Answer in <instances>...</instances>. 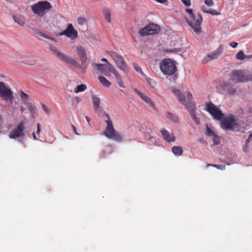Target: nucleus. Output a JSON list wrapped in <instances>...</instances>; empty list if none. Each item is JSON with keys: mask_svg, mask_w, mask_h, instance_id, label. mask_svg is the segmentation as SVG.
<instances>
[{"mask_svg": "<svg viewBox=\"0 0 252 252\" xmlns=\"http://www.w3.org/2000/svg\"><path fill=\"white\" fill-rule=\"evenodd\" d=\"M92 99L94 112L99 114H104L105 115V119L104 122L106 123L107 126L103 132L104 135L109 139H112L117 141H121L122 140L121 136L117 134L113 126L110 117L107 114L104 113V111L100 106V98L95 95H93Z\"/></svg>", "mask_w": 252, "mask_h": 252, "instance_id": "nucleus-1", "label": "nucleus"}, {"mask_svg": "<svg viewBox=\"0 0 252 252\" xmlns=\"http://www.w3.org/2000/svg\"><path fill=\"white\" fill-rule=\"evenodd\" d=\"M173 94L176 96L178 100L182 104L186 105L187 109L189 113L190 116L192 120L197 125L200 124V120L197 117L195 113L196 105L192 101V95L189 92L184 93V94H180V90L174 88H172Z\"/></svg>", "mask_w": 252, "mask_h": 252, "instance_id": "nucleus-2", "label": "nucleus"}, {"mask_svg": "<svg viewBox=\"0 0 252 252\" xmlns=\"http://www.w3.org/2000/svg\"><path fill=\"white\" fill-rule=\"evenodd\" d=\"M49 48L51 54L63 62L72 65L76 68H80L79 63L72 58H71L55 46L52 45H49Z\"/></svg>", "mask_w": 252, "mask_h": 252, "instance_id": "nucleus-3", "label": "nucleus"}, {"mask_svg": "<svg viewBox=\"0 0 252 252\" xmlns=\"http://www.w3.org/2000/svg\"><path fill=\"white\" fill-rule=\"evenodd\" d=\"M230 79L235 83L247 82L252 80V73L245 70H236L231 72Z\"/></svg>", "mask_w": 252, "mask_h": 252, "instance_id": "nucleus-4", "label": "nucleus"}, {"mask_svg": "<svg viewBox=\"0 0 252 252\" xmlns=\"http://www.w3.org/2000/svg\"><path fill=\"white\" fill-rule=\"evenodd\" d=\"M159 67L161 72L167 75L174 74L176 70L175 64L170 59H164L162 61Z\"/></svg>", "mask_w": 252, "mask_h": 252, "instance_id": "nucleus-5", "label": "nucleus"}, {"mask_svg": "<svg viewBox=\"0 0 252 252\" xmlns=\"http://www.w3.org/2000/svg\"><path fill=\"white\" fill-rule=\"evenodd\" d=\"M51 7L49 2L46 1H40L34 4L32 7V9L34 14L39 16H43Z\"/></svg>", "mask_w": 252, "mask_h": 252, "instance_id": "nucleus-6", "label": "nucleus"}, {"mask_svg": "<svg viewBox=\"0 0 252 252\" xmlns=\"http://www.w3.org/2000/svg\"><path fill=\"white\" fill-rule=\"evenodd\" d=\"M202 21V18L199 14L193 15L192 17H189L187 23L192 28L194 32L199 34L201 32L200 25Z\"/></svg>", "mask_w": 252, "mask_h": 252, "instance_id": "nucleus-7", "label": "nucleus"}, {"mask_svg": "<svg viewBox=\"0 0 252 252\" xmlns=\"http://www.w3.org/2000/svg\"><path fill=\"white\" fill-rule=\"evenodd\" d=\"M205 110L215 120L221 121L224 117V114L215 105L212 103H207L205 105Z\"/></svg>", "mask_w": 252, "mask_h": 252, "instance_id": "nucleus-8", "label": "nucleus"}, {"mask_svg": "<svg viewBox=\"0 0 252 252\" xmlns=\"http://www.w3.org/2000/svg\"><path fill=\"white\" fill-rule=\"evenodd\" d=\"M109 55L115 62L117 67L125 72L128 71L127 66L123 57L114 52H109Z\"/></svg>", "mask_w": 252, "mask_h": 252, "instance_id": "nucleus-9", "label": "nucleus"}, {"mask_svg": "<svg viewBox=\"0 0 252 252\" xmlns=\"http://www.w3.org/2000/svg\"><path fill=\"white\" fill-rule=\"evenodd\" d=\"M159 29V27L158 25L152 23L141 28L139 31V33L142 36L153 35L157 33Z\"/></svg>", "mask_w": 252, "mask_h": 252, "instance_id": "nucleus-10", "label": "nucleus"}, {"mask_svg": "<svg viewBox=\"0 0 252 252\" xmlns=\"http://www.w3.org/2000/svg\"><path fill=\"white\" fill-rule=\"evenodd\" d=\"M237 126V120L234 116H230L221 120V126L225 130L234 129Z\"/></svg>", "mask_w": 252, "mask_h": 252, "instance_id": "nucleus-11", "label": "nucleus"}, {"mask_svg": "<svg viewBox=\"0 0 252 252\" xmlns=\"http://www.w3.org/2000/svg\"><path fill=\"white\" fill-rule=\"evenodd\" d=\"M0 97L12 103L13 98L12 92L5 85L4 83L1 82H0Z\"/></svg>", "mask_w": 252, "mask_h": 252, "instance_id": "nucleus-12", "label": "nucleus"}, {"mask_svg": "<svg viewBox=\"0 0 252 252\" xmlns=\"http://www.w3.org/2000/svg\"><path fill=\"white\" fill-rule=\"evenodd\" d=\"M24 126V123L21 122L17 126L11 130L9 133V137L11 139H16L18 138L23 137Z\"/></svg>", "mask_w": 252, "mask_h": 252, "instance_id": "nucleus-13", "label": "nucleus"}, {"mask_svg": "<svg viewBox=\"0 0 252 252\" xmlns=\"http://www.w3.org/2000/svg\"><path fill=\"white\" fill-rule=\"evenodd\" d=\"M59 35H65L72 40L76 39L78 37V32L74 29L72 25L69 24L65 30L59 33Z\"/></svg>", "mask_w": 252, "mask_h": 252, "instance_id": "nucleus-14", "label": "nucleus"}, {"mask_svg": "<svg viewBox=\"0 0 252 252\" xmlns=\"http://www.w3.org/2000/svg\"><path fill=\"white\" fill-rule=\"evenodd\" d=\"M222 50L223 46L222 45H220L217 50L208 54L205 57L204 60L206 62H208L217 59L220 55Z\"/></svg>", "mask_w": 252, "mask_h": 252, "instance_id": "nucleus-15", "label": "nucleus"}, {"mask_svg": "<svg viewBox=\"0 0 252 252\" xmlns=\"http://www.w3.org/2000/svg\"><path fill=\"white\" fill-rule=\"evenodd\" d=\"M160 132L163 139L168 143L174 142L176 140V138L174 134L170 133L168 130L162 128L160 130Z\"/></svg>", "mask_w": 252, "mask_h": 252, "instance_id": "nucleus-16", "label": "nucleus"}, {"mask_svg": "<svg viewBox=\"0 0 252 252\" xmlns=\"http://www.w3.org/2000/svg\"><path fill=\"white\" fill-rule=\"evenodd\" d=\"M134 91L135 92V93H136L142 100H143L146 103L151 106L154 109H156L155 105L150 97L145 95L144 94L141 93L137 89H134Z\"/></svg>", "mask_w": 252, "mask_h": 252, "instance_id": "nucleus-17", "label": "nucleus"}, {"mask_svg": "<svg viewBox=\"0 0 252 252\" xmlns=\"http://www.w3.org/2000/svg\"><path fill=\"white\" fill-rule=\"evenodd\" d=\"M76 52L77 55L79 56L81 61L82 63L86 62L87 58L84 48L82 46L77 47Z\"/></svg>", "mask_w": 252, "mask_h": 252, "instance_id": "nucleus-18", "label": "nucleus"}, {"mask_svg": "<svg viewBox=\"0 0 252 252\" xmlns=\"http://www.w3.org/2000/svg\"><path fill=\"white\" fill-rule=\"evenodd\" d=\"M223 87L225 90H227L228 93L230 95H234L237 92V89L231 86L229 82L224 83Z\"/></svg>", "mask_w": 252, "mask_h": 252, "instance_id": "nucleus-19", "label": "nucleus"}, {"mask_svg": "<svg viewBox=\"0 0 252 252\" xmlns=\"http://www.w3.org/2000/svg\"><path fill=\"white\" fill-rule=\"evenodd\" d=\"M103 15L105 20L108 23H111V12L107 8L104 9L102 11Z\"/></svg>", "mask_w": 252, "mask_h": 252, "instance_id": "nucleus-20", "label": "nucleus"}, {"mask_svg": "<svg viewBox=\"0 0 252 252\" xmlns=\"http://www.w3.org/2000/svg\"><path fill=\"white\" fill-rule=\"evenodd\" d=\"M14 21L20 26H23L25 24V18L22 15H13V16Z\"/></svg>", "mask_w": 252, "mask_h": 252, "instance_id": "nucleus-21", "label": "nucleus"}, {"mask_svg": "<svg viewBox=\"0 0 252 252\" xmlns=\"http://www.w3.org/2000/svg\"><path fill=\"white\" fill-rule=\"evenodd\" d=\"M251 56H246L244 54V52L242 51H239L236 56V58L237 59L243 61L245 60H249L252 58Z\"/></svg>", "mask_w": 252, "mask_h": 252, "instance_id": "nucleus-22", "label": "nucleus"}, {"mask_svg": "<svg viewBox=\"0 0 252 252\" xmlns=\"http://www.w3.org/2000/svg\"><path fill=\"white\" fill-rule=\"evenodd\" d=\"M98 79L99 82L104 87H109L111 86V83L107 80L103 76H99Z\"/></svg>", "mask_w": 252, "mask_h": 252, "instance_id": "nucleus-23", "label": "nucleus"}, {"mask_svg": "<svg viewBox=\"0 0 252 252\" xmlns=\"http://www.w3.org/2000/svg\"><path fill=\"white\" fill-rule=\"evenodd\" d=\"M172 152L175 155L179 156L183 153V149L181 146H173Z\"/></svg>", "mask_w": 252, "mask_h": 252, "instance_id": "nucleus-24", "label": "nucleus"}, {"mask_svg": "<svg viewBox=\"0 0 252 252\" xmlns=\"http://www.w3.org/2000/svg\"><path fill=\"white\" fill-rule=\"evenodd\" d=\"M114 75L116 79L117 83L119 86V87L122 88H125V86L124 85L123 81L122 79L121 75L118 72H117L115 74H114Z\"/></svg>", "mask_w": 252, "mask_h": 252, "instance_id": "nucleus-25", "label": "nucleus"}, {"mask_svg": "<svg viewBox=\"0 0 252 252\" xmlns=\"http://www.w3.org/2000/svg\"><path fill=\"white\" fill-rule=\"evenodd\" d=\"M166 116L168 119L171 120L174 123H176L178 122L179 119L178 117L169 112L166 113Z\"/></svg>", "mask_w": 252, "mask_h": 252, "instance_id": "nucleus-26", "label": "nucleus"}, {"mask_svg": "<svg viewBox=\"0 0 252 252\" xmlns=\"http://www.w3.org/2000/svg\"><path fill=\"white\" fill-rule=\"evenodd\" d=\"M87 89V86L85 84H81L76 86L74 90L75 93H79L80 92H84Z\"/></svg>", "mask_w": 252, "mask_h": 252, "instance_id": "nucleus-27", "label": "nucleus"}, {"mask_svg": "<svg viewBox=\"0 0 252 252\" xmlns=\"http://www.w3.org/2000/svg\"><path fill=\"white\" fill-rule=\"evenodd\" d=\"M95 66L97 67V69L99 71L100 73L103 74L106 76H108V75L105 71V68L104 64H96Z\"/></svg>", "mask_w": 252, "mask_h": 252, "instance_id": "nucleus-28", "label": "nucleus"}, {"mask_svg": "<svg viewBox=\"0 0 252 252\" xmlns=\"http://www.w3.org/2000/svg\"><path fill=\"white\" fill-rule=\"evenodd\" d=\"M206 134L208 136L211 137L216 135V133L214 131V130L212 129L211 128H210L207 125H206Z\"/></svg>", "mask_w": 252, "mask_h": 252, "instance_id": "nucleus-29", "label": "nucleus"}, {"mask_svg": "<svg viewBox=\"0 0 252 252\" xmlns=\"http://www.w3.org/2000/svg\"><path fill=\"white\" fill-rule=\"evenodd\" d=\"M20 96L22 99V100L26 103L27 101L29 100V96L27 94L25 93L23 91H20Z\"/></svg>", "mask_w": 252, "mask_h": 252, "instance_id": "nucleus-30", "label": "nucleus"}, {"mask_svg": "<svg viewBox=\"0 0 252 252\" xmlns=\"http://www.w3.org/2000/svg\"><path fill=\"white\" fill-rule=\"evenodd\" d=\"M38 35L39 36H40L43 37H44L45 38H47V39H50V40H51L52 41H53L54 42H56L57 41V40L55 38L51 37H50L49 36H48L46 34H44V33H42L41 32H38Z\"/></svg>", "mask_w": 252, "mask_h": 252, "instance_id": "nucleus-31", "label": "nucleus"}, {"mask_svg": "<svg viewBox=\"0 0 252 252\" xmlns=\"http://www.w3.org/2000/svg\"><path fill=\"white\" fill-rule=\"evenodd\" d=\"M107 68L114 75L118 72L116 69L112 66V65L110 63L107 65Z\"/></svg>", "mask_w": 252, "mask_h": 252, "instance_id": "nucleus-32", "label": "nucleus"}, {"mask_svg": "<svg viewBox=\"0 0 252 252\" xmlns=\"http://www.w3.org/2000/svg\"><path fill=\"white\" fill-rule=\"evenodd\" d=\"M212 139L214 144L218 145L220 143V138L217 134L212 137Z\"/></svg>", "mask_w": 252, "mask_h": 252, "instance_id": "nucleus-33", "label": "nucleus"}, {"mask_svg": "<svg viewBox=\"0 0 252 252\" xmlns=\"http://www.w3.org/2000/svg\"><path fill=\"white\" fill-rule=\"evenodd\" d=\"M147 81L148 84L152 87H155L157 85V83L155 82V81L151 78H148L147 79Z\"/></svg>", "mask_w": 252, "mask_h": 252, "instance_id": "nucleus-34", "label": "nucleus"}, {"mask_svg": "<svg viewBox=\"0 0 252 252\" xmlns=\"http://www.w3.org/2000/svg\"><path fill=\"white\" fill-rule=\"evenodd\" d=\"M209 166H212L220 170L225 169V166L222 164H209Z\"/></svg>", "mask_w": 252, "mask_h": 252, "instance_id": "nucleus-35", "label": "nucleus"}, {"mask_svg": "<svg viewBox=\"0 0 252 252\" xmlns=\"http://www.w3.org/2000/svg\"><path fill=\"white\" fill-rule=\"evenodd\" d=\"M86 19L84 18H79L77 19V23L80 25H84L86 24Z\"/></svg>", "mask_w": 252, "mask_h": 252, "instance_id": "nucleus-36", "label": "nucleus"}, {"mask_svg": "<svg viewBox=\"0 0 252 252\" xmlns=\"http://www.w3.org/2000/svg\"><path fill=\"white\" fill-rule=\"evenodd\" d=\"M205 11L206 13H209L212 15H218L219 14V12L216 10L215 9H211L209 10V11Z\"/></svg>", "mask_w": 252, "mask_h": 252, "instance_id": "nucleus-37", "label": "nucleus"}, {"mask_svg": "<svg viewBox=\"0 0 252 252\" xmlns=\"http://www.w3.org/2000/svg\"><path fill=\"white\" fill-rule=\"evenodd\" d=\"M27 105L28 106V108L29 109L30 112L31 113H33L34 110H35V107L33 106L32 105V104L31 103H27Z\"/></svg>", "mask_w": 252, "mask_h": 252, "instance_id": "nucleus-38", "label": "nucleus"}, {"mask_svg": "<svg viewBox=\"0 0 252 252\" xmlns=\"http://www.w3.org/2000/svg\"><path fill=\"white\" fill-rule=\"evenodd\" d=\"M204 3L207 6L209 7H212L214 4L212 0H205Z\"/></svg>", "mask_w": 252, "mask_h": 252, "instance_id": "nucleus-39", "label": "nucleus"}, {"mask_svg": "<svg viewBox=\"0 0 252 252\" xmlns=\"http://www.w3.org/2000/svg\"><path fill=\"white\" fill-rule=\"evenodd\" d=\"M42 108L44 112L48 115H49L51 112V110L50 109H49L48 107H46V105H45L44 104L42 103L41 104Z\"/></svg>", "mask_w": 252, "mask_h": 252, "instance_id": "nucleus-40", "label": "nucleus"}, {"mask_svg": "<svg viewBox=\"0 0 252 252\" xmlns=\"http://www.w3.org/2000/svg\"><path fill=\"white\" fill-rule=\"evenodd\" d=\"M133 66L135 70L136 71L140 72L141 74L143 75V72H142V69L140 66H138L136 64H133Z\"/></svg>", "mask_w": 252, "mask_h": 252, "instance_id": "nucleus-41", "label": "nucleus"}, {"mask_svg": "<svg viewBox=\"0 0 252 252\" xmlns=\"http://www.w3.org/2000/svg\"><path fill=\"white\" fill-rule=\"evenodd\" d=\"M181 0L187 6H189L191 4L190 0Z\"/></svg>", "mask_w": 252, "mask_h": 252, "instance_id": "nucleus-42", "label": "nucleus"}, {"mask_svg": "<svg viewBox=\"0 0 252 252\" xmlns=\"http://www.w3.org/2000/svg\"><path fill=\"white\" fill-rule=\"evenodd\" d=\"M156 2L161 3V4H164L166 5H167L168 1L167 0H154Z\"/></svg>", "mask_w": 252, "mask_h": 252, "instance_id": "nucleus-43", "label": "nucleus"}, {"mask_svg": "<svg viewBox=\"0 0 252 252\" xmlns=\"http://www.w3.org/2000/svg\"><path fill=\"white\" fill-rule=\"evenodd\" d=\"M187 13H188L189 15V17H192L193 15H194L192 10L191 9H187L186 10Z\"/></svg>", "mask_w": 252, "mask_h": 252, "instance_id": "nucleus-44", "label": "nucleus"}, {"mask_svg": "<svg viewBox=\"0 0 252 252\" xmlns=\"http://www.w3.org/2000/svg\"><path fill=\"white\" fill-rule=\"evenodd\" d=\"M249 149V143L246 142L245 145L243 147V150L244 152H248Z\"/></svg>", "mask_w": 252, "mask_h": 252, "instance_id": "nucleus-45", "label": "nucleus"}, {"mask_svg": "<svg viewBox=\"0 0 252 252\" xmlns=\"http://www.w3.org/2000/svg\"><path fill=\"white\" fill-rule=\"evenodd\" d=\"M251 141H252V133L249 135L248 138L246 140V143H249Z\"/></svg>", "mask_w": 252, "mask_h": 252, "instance_id": "nucleus-46", "label": "nucleus"}, {"mask_svg": "<svg viewBox=\"0 0 252 252\" xmlns=\"http://www.w3.org/2000/svg\"><path fill=\"white\" fill-rule=\"evenodd\" d=\"M230 45L233 48L237 47L238 46V43L235 42H233L230 43Z\"/></svg>", "mask_w": 252, "mask_h": 252, "instance_id": "nucleus-47", "label": "nucleus"}, {"mask_svg": "<svg viewBox=\"0 0 252 252\" xmlns=\"http://www.w3.org/2000/svg\"><path fill=\"white\" fill-rule=\"evenodd\" d=\"M40 127H41V126L39 124H38L37 125V131H36V133L37 134H39L40 133Z\"/></svg>", "mask_w": 252, "mask_h": 252, "instance_id": "nucleus-48", "label": "nucleus"}, {"mask_svg": "<svg viewBox=\"0 0 252 252\" xmlns=\"http://www.w3.org/2000/svg\"><path fill=\"white\" fill-rule=\"evenodd\" d=\"M248 114L250 116H252V107H249L248 109Z\"/></svg>", "mask_w": 252, "mask_h": 252, "instance_id": "nucleus-49", "label": "nucleus"}, {"mask_svg": "<svg viewBox=\"0 0 252 252\" xmlns=\"http://www.w3.org/2000/svg\"><path fill=\"white\" fill-rule=\"evenodd\" d=\"M3 123V120L1 116L0 115V132L2 130V124Z\"/></svg>", "mask_w": 252, "mask_h": 252, "instance_id": "nucleus-50", "label": "nucleus"}, {"mask_svg": "<svg viewBox=\"0 0 252 252\" xmlns=\"http://www.w3.org/2000/svg\"><path fill=\"white\" fill-rule=\"evenodd\" d=\"M201 10L204 13H206L205 11H209V10H208L205 6H202L201 7Z\"/></svg>", "mask_w": 252, "mask_h": 252, "instance_id": "nucleus-51", "label": "nucleus"}, {"mask_svg": "<svg viewBox=\"0 0 252 252\" xmlns=\"http://www.w3.org/2000/svg\"><path fill=\"white\" fill-rule=\"evenodd\" d=\"M72 129L74 131V132L76 134V135H78V134L77 133V129H76V128L75 127V126L73 125H72Z\"/></svg>", "mask_w": 252, "mask_h": 252, "instance_id": "nucleus-52", "label": "nucleus"}, {"mask_svg": "<svg viewBox=\"0 0 252 252\" xmlns=\"http://www.w3.org/2000/svg\"><path fill=\"white\" fill-rule=\"evenodd\" d=\"M101 61L103 62L106 63H107V65H108V64H109V63H109V62L108 61V60L106 59H105V58H102L101 59Z\"/></svg>", "mask_w": 252, "mask_h": 252, "instance_id": "nucleus-53", "label": "nucleus"}, {"mask_svg": "<svg viewBox=\"0 0 252 252\" xmlns=\"http://www.w3.org/2000/svg\"><path fill=\"white\" fill-rule=\"evenodd\" d=\"M32 137H33V138L34 140H37V138L36 137V135H35V134L34 132H33L32 134Z\"/></svg>", "mask_w": 252, "mask_h": 252, "instance_id": "nucleus-54", "label": "nucleus"}, {"mask_svg": "<svg viewBox=\"0 0 252 252\" xmlns=\"http://www.w3.org/2000/svg\"><path fill=\"white\" fill-rule=\"evenodd\" d=\"M86 119L87 120V121L88 122V123H89V125H90V119L88 117V116H86Z\"/></svg>", "mask_w": 252, "mask_h": 252, "instance_id": "nucleus-55", "label": "nucleus"}, {"mask_svg": "<svg viewBox=\"0 0 252 252\" xmlns=\"http://www.w3.org/2000/svg\"><path fill=\"white\" fill-rule=\"evenodd\" d=\"M20 110L21 111V112L23 113L24 112V107H21L20 108Z\"/></svg>", "mask_w": 252, "mask_h": 252, "instance_id": "nucleus-56", "label": "nucleus"}, {"mask_svg": "<svg viewBox=\"0 0 252 252\" xmlns=\"http://www.w3.org/2000/svg\"><path fill=\"white\" fill-rule=\"evenodd\" d=\"M174 51H179V49H174Z\"/></svg>", "mask_w": 252, "mask_h": 252, "instance_id": "nucleus-57", "label": "nucleus"}]
</instances>
